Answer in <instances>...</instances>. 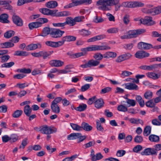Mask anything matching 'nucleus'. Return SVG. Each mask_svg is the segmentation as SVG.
<instances>
[{"label":"nucleus","mask_w":161,"mask_h":161,"mask_svg":"<svg viewBox=\"0 0 161 161\" xmlns=\"http://www.w3.org/2000/svg\"><path fill=\"white\" fill-rule=\"evenodd\" d=\"M80 135V133H72L68 135L67 136L68 140H74L78 139Z\"/></svg>","instance_id":"393cba45"},{"label":"nucleus","mask_w":161,"mask_h":161,"mask_svg":"<svg viewBox=\"0 0 161 161\" xmlns=\"http://www.w3.org/2000/svg\"><path fill=\"white\" fill-rule=\"evenodd\" d=\"M57 129L54 126H48L44 125L41 128L40 131L42 134L49 135L57 131Z\"/></svg>","instance_id":"20e7f679"},{"label":"nucleus","mask_w":161,"mask_h":161,"mask_svg":"<svg viewBox=\"0 0 161 161\" xmlns=\"http://www.w3.org/2000/svg\"><path fill=\"white\" fill-rule=\"evenodd\" d=\"M65 23L66 25L67 24L70 26H73L75 24L74 19L69 17L66 19Z\"/></svg>","instance_id":"2f4dec72"},{"label":"nucleus","mask_w":161,"mask_h":161,"mask_svg":"<svg viewBox=\"0 0 161 161\" xmlns=\"http://www.w3.org/2000/svg\"><path fill=\"white\" fill-rule=\"evenodd\" d=\"M51 31V30H50L49 27H45L42 30V32L39 35V36L43 37L47 36L49 34L50 35Z\"/></svg>","instance_id":"b1692460"},{"label":"nucleus","mask_w":161,"mask_h":161,"mask_svg":"<svg viewBox=\"0 0 161 161\" xmlns=\"http://www.w3.org/2000/svg\"><path fill=\"white\" fill-rule=\"evenodd\" d=\"M36 21L41 24L40 26H41L42 24L47 22L48 20L46 18H39L37 19Z\"/></svg>","instance_id":"5fc2aeb1"},{"label":"nucleus","mask_w":161,"mask_h":161,"mask_svg":"<svg viewBox=\"0 0 161 161\" xmlns=\"http://www.w3.org/2000/svg\"><path fill=\"white\" fill-rule=\"evenodd\" d=\"M149 54L143 51H139L136 52L135 54L136 58L141 59L149 56Z\"/></svg>","instance_id":"dca6fc26"},{"label":"nucleus","mask_w":161,"mask_h":161,"mask_svg":"<svg viewBox=\"0 0 161 161\" xmlns=\"http://www.w3.org/2000/svg\"><path fill=\"white\" fill-rule=\"evenodd\" d=\"M81 130L83 129L86 131H90L92 129V127L88 123L83 122L81 124Z\"/></svg>","instance_id":"bb28decb"},{"label":"nucleus","mask_w":161,"mask_h":161,"mask_svg":"<svg viewBox=\"0 0 161 161\" xmlns=\"http://www.w3.org/2000/svg\"><path fill=\"white\" fill-rule=\"evenodd\" d=\"M10 58V57L8 55H2L1 58V62L4 63L6 62Z\"/></svg>","instance_id":"338daca9"},{"label":"nucleus","mask_w":161,"mask_h":161,"mask_svg":"<svg viewBox=\"0 0 161 161\" xmlns=\"http://www.w3.org/2000/svg\"><path fill=\"white\" fill-rule=\"evenodd\" d=\"M63 38L64 42H71L75 41L76 39V37L73 36H66L63 37Z\"/></svg>","instance_id":"a878e982"},{"label":"nucleus","mask_w":161,"mask_h":161,"mask_svg":"<svg viewBox=\"0 0 161 161\" xmlns=\"http://www.w3.org/2000/svg\"><path fill=\"white\" fill-rule=\"evenodd\" d=\"M99 64L100 62L99 61L92 59L88 61L87 63L85 64H81L80 67L83 68H90L92 66H97Z\"/></svg>","instance_id":"0eeeda50"},{"label":"nucleus","mask_w":161,"mask_h":161,"mask_svg":"<svg viewBox=\"0 0 161 161\" xmlns=\"http://www.w3.org/2000/svg\"><path fill=\"white\" fill-rule=\"evenodd\" d=\"M129 120L132 124H143V121L139 119L131 118L128 119Z\"/></svg>","instance_id":"4c0bfd02"},{"label":"nucleus","mask_w":161,"mask_h":161,"mask_svg":"<svg viewBox=\"0 0 161 161\" xmlns=\"http://www.w3.org/2000/svg\"><path fill=\"white\" fill-rule=\"evenodd\" d=\"M152 96L153 93L150 91L146 92L144 94L145 98L148 99H151L152 97Z\"/></svg>","instance_id":"13d9d810"},{"label":"nucleus","mask_w":161,"mask_h":161,"mask_svg":"<svg viewBox=\"0 0 161 161\" xmlns=\"http://www.w3.org/2000/svg\"><path fill=\"white\" fill-rule=\"evenodd\" d=\"M117 110L119 111L125 112L128 111V108L125 106L123 105H120L118 106Z\"/></svg>","instance_id":"a18cd8bd"},{"label":"nucleus","mask_w":161,"mask_h":161,"mask_svg":"<svg viewBox=\"0 0 161 161\" xmlns=\"http://www.w3.org/2000/svg\"><path fill=\"white\" fill-rule=\"evenodd\" d=\"M149 140L151 142H158L159 141V137L158 136L152 134L149 136Z\"/></svg>","instance_id":"7c9ffc66"},{"label":"nucleus","mask_w":161,"mask_h":161,"mask_svg":"<svg viewBox=\"0 0 161 161\" xmlns=\"http://www.w3.org/2000/svg\"><path fill=\"white\" fill-rule=\"evenodd\" d=\"M79 34L83 36H87L91 35V32L88 30L83 29L79 31Z\"/></svg>","instance_id":"72a5a7b5"},{"label":"nucleus","mask_w":161,"mask_h":161,"mask_svg":"<svg viewBox=\"0 0 161 161\" xmlns=\"http://www.w3.org/2000/svg\"><path fill=\"white\" fill-rule=\"evenodd\" d=\"M2 142L4 143H6L8 141H10V137L8 135H5L2 136Z\"/></svg>","instance_id":"69168bd1"},{"label":"nucleus","mask_w":161,"mask_h":161,"mask_svg":"<svg viewBox=\"0 0 161 161\" xmlns=\"http://www.w3.org/2000/svg\"><path fill=\"white\" fill-rule=\"evenodd\" d=\"M104 103V102L102 98L97 99L94 102L95 107L97 108H100L103 106Z\"/></svg>","instance_id":"412c9836"},{"label":"nucleus","mask_w":161,"mask_h":161,"mask_svg":"<svg viewBox=\"0 0 161 161\" xmlns=\"http://www.w3.org/2000/svg\"><path fill=\"white\" fill-rule=\"evenodd\" d=\"M126 100V102L129 105L128 107H134L136 104V101L133 99H131L128 98L127 97H125Z\"/></svg>","instance_id":"c9c22d12"},{"label":"nucleus","mask_w":161,"mask_h":161,"mask_svg":"<svg viewBox=\"0 0 161 161\" xmlns=\"http://www.w3.org/2000/svg\"><path fill=\"white\" fill-rule=\"evenodd\" d=\"M147 76L149 78L154 80H156L159 78L160 76V74H156L153 72H148L146 74Z\"/></svg>","instance_id":"5701e85b"},{"label":"nucleus","mask_w":161,"mask_h":161,"mask_svg":"<svg viewBox=\"0 0 161 161\" xmlns=\"http://www.w3.org/2000/svg\"><path fill=\"white\" fill-rule=\"evenodd\" d=\"M71 1L72 3L65 6L64 8H68L82 4L81 0H72Z\"/></svg>","instance_id":"f3484780"},{"label":"nucleus","mask_w":161,"mask_h":161,"mask_svg":"<svg viewBox=\"0 0 161 161\" xmlns=\"http://www.w3.org/2000/svg\"><path fill=\"white\" fill-rule=\"evenodd\" d=\"M14 44L11 42H5L1 44V46L3 48H8L12 47L14 46Z\"/></svg>","instance_id":"e433bc0d"},{"label":"nucleus","mask_w":161,"mask_h":161,"mask_svg":"<svg viewBox=\"0 0 161 161\" xmlns=\"http://www.w3.org/2000/svg\"><path fill=\"white\" fill-rule=\"evenodd\" d=\"M64 43V41L62 38L61 41L58 42H55L54 47H57L63 45Z\"/></svg>","instance_id":"e2e57ef3"},{"label":"nucleus","mask_w":161,"mask_h":161,"mask_svg":"<svg viewBox=\"0 0 161 161\" xmlns=\"http://www.w3.org/2000/svg\"><path fill=\"white\" fill-rule=\"evenodd\" d=\"M131 56L129 53H126L119 56L116 60V62L118 63L121 62L125 60L130 58Z\"/></svg>","instance_id":"f8f14e48"},{"label":"nucleus","mask_w":161,"mask_h":161,"mask_svg":"<svg viewBox=\"0 0 161 161\" xmlns=\"http://www.w3.org/2000/svg\"><path fill=\"white\" fill-rule=\"evenodd\" d=\"M51 108L52 111L54 113H59L60 108L58 104L52 103Z\"/></svg>","instance_id":"c756f323"},{"label":"nucleus","mask_w":161,"mask_h":161,"mask_svg":"<svg viewBox=\"0 0 161 161\" xmlns=\"http://www.w3.org/2000/svg\"><path fill=\"white\" fill-rule=\"evenodd\" d=\"M117 56L116 53L115 52H108L105 53L103 54L104 58H115Z\"/></svg>","instance_id":"c85d7f7f"},{"label":"nucleus","mask_w":161,"mask_h":161,"mask_svg":"<svg viewBox=\"0 0 161 161\" xmlns=\"http://www.w3.org/2000/svg\"><path fill=\"white\" fill-rule=\"evenodd\" d=\"M141 22L144 25H151L155 24V22L152 20V18L150 16H146L144 19L140 20Z\"/></svg>","instance_id":"9d476101"},{"label":"nucleus","mask_w":161,"mask_h":161,"mask_svg":"<svg viewBox=\"0 0 161 161\" xmlns=\"http://www.w3.org/2000/svg\"><path fill=\"white\" fill-rule=\"evenodd\" d=\"M41 47V45L39 43L37 44H31L27 46L26 47V50L28 51H31Z\"/></svg>","instance_id":"a211bd4d"},{"label":"nucleus","mask_w":161,"mask_h":161,"mask_svg":"<svg viewBox=\"0 0 161 161\" xmlns=\"http://www.w3.org/2000/svg\"><path fill=\"white\" fill-rule=\"evenodd\" d=\"M142 11L144 13L151 14L152 15L158 14L161 13V6H159L149 9L143 8Z\"/></svg>","instance_id":"39448f33"},{"label":"nucleus","mask_w":161,"mask_h":161,"mask_svg":"<svg viewBox=\"0 0 161 161\" xmlns=\"http://www.w3.org/2000/svg\"><path fill=\"white\" fill-rule=\"evenodd\" d=\"M142 147L140 145H138L135 147L133 149V151L136 153H138L139 152L142 150Z\"/></svg>","instance_id":"0e129e2a"},{"label":"nucleus","mask_w":161,"mask_h":161,"mask_svg":"<svg viewBox=\"0 0 161 161\" xmlns=\"http://www.w3.org/2000/svg\"><path fill=\"white\" fill-rule=\"evenodd\" d=\"M120 0H99L96 3V5L98 6V8L103 10H109V7L115 6L116 11L118 10L121 6L118 5Z\"/></svg>","instance_id":"f257e3e1"},{"label":"nucleus","mask_w":161,"mask_h":161,"mask_svg":"<svg viewBox=\"0 0 161 161\" xmlns=\"http://www.w3.org/2000/svg\"><path fill=\"white\" fill-rule=\"evenodd\" d=\"M64 31H62L59 29H51L50 36L51 37L54 38L61 37L64 33Z\"/></svg>","instance_id":"6e6552de"},{"label":"nucleus","mask_w":161,"mask_h":161,"mask_svg":"<svg viewBox=\"0 0 161 161\" xmlns=\"http://www.w3.org/2000/svg\"><path fill=\"white\" fill-rule=\"evenodd\" d=\"M31 112L32 109L29 105H27L25 106L24 108V112L26 116H30Z\"/></svg>","instance_id":"473e14b6"},{"label":"nucleus","mask_w":161,"mask_h":161,"mask_svg":"<svg viewBox=\"0 0 161 161\" xmlns=\"http://www.w3.org/2000/svg\"><path fill=\"white\" fill-rule=\"evenodd\" d=\"M87 108V105L85 104L82 103L79 105L78 107L75 108L78 111L81 112L85 110Z\"/></svg>","instance_id":"58836bf2"},{"label":"nucleus","mask_w":161,"mask_h":161,"mask_svg":"<svg viewBox=\"0 0 161 161\" xmlns=\"http://www.w3.org/2000/svg\"><path fill=\"white\" fill-rule=\"evenodd\" d=\"M145 31V30L141 29L130 30L127 32L130 38H132L136 37L138 35L144 33Z\"/></svg>","instance_id":"423d86ee"},{"label":"nucleus","mask_w":161,"mask_h":161,"mask_svg":"<svg viewBox=\"0 0 161 161\" xmlns=\"http://www.w3.org/2000/svg\"><path fill=\"white\" fill-rule=\"evenodd\" d=\"M14 34V31L10 30L6 32L4 34V36L5 38H9Z\"/></svg>","instance_id":"37998d69"},{"label":"nucleus","mask_w":161,"mask_h":161,"mask_svg":"<svg viewBox=\"0 0 161 161\" xmlns=\"http://www.w3.org/2000/svg\"><path fill=\"white\" fill-rule=\"evenodd\" d=\"M78 155L75 154L72 155L70 157H67L63 159L62 161H72L78 156Z\"/></svg>","instance_id":"603ef678"},{"label":"nucleus","mask_w":161,"mask_h":161,"mask_svg":"<svg viewBox=\"0 0 161 161\" xmlns=\"http://www.w3.org/2000/svg\"><path fill=\"white\" fill-rule=\"evenodd\" d=\"M58 3L55 1H51L46 3L45 5L49 8H54L58 6Z\"/></svg>","instance_id":"6ab92c4d"},{"label":"nucleus","mask_w":161,"mask_h":161,"mask_svg":"<svg viewBox=\"0 0 161 161\" xmlns=\"http://www.w3.org/2000/svg\"><path fill=\"white\" fill-rule=\"evenodd\" d=\"M5 1L7 2L6 4H4L3 5L4 6V8L7 9L11 10L12 9L13 7L10 4L11 3V1L10 0H4Z\"/></svg>","instance_id":"8fccbe9b"},{"label":"nucleus","mask_w":161,"mask_h":161,"mask_svg":"<svg viewBox=\"0 0 161 161\" xmlns=\"http://www.w3.org/2000/svg\"><path fill=\"white\" fill-rule=\"evenodd\" d=\"M110 48V47L108 46L92 45L85 48H81L80 51L82 52L83 55L85 56L87 54L88 52L109 50Z\"/></svg>","instance_id":"7ed1b4c3"},{"label":"nucleus","mask_w":161,"mask_h":161,"mask_svg":"<svg viewBox=\"0 0 161 161\" xmlns=\"http://www.w3.org/2000/svg\"><path fill=\"white\" fill-rule=\"evenodd\" d=\"M93 58L96 59V60H100L104 58L103 55L100 53H97L95 54L93 56Z\"/></svg>","instance_id":"49530a36"},{"label":"nucleus","mask_w":161,"mask_h":161,"mask_svg":"<svg viewBox=\"0 0 161 161\" xmlns=\"http://www.w3.org/2000/svg\"><path fill=\"white\" fill-rule=\"evenodd\" d=\"M121 6L125 7L132 8V2H123Z\"/></svg>","instance_id":"6e6d98bb"},{"label":"nucleus","mask_w":161,"mask_h":161,"mask_svg":"<svg viewBox=\"0 0 161 161\" xmlns=\"http://www.w3.org/2000/svg\"><path fill=\"white\" fill-rule=\"evenodd\" d=\"M53 25L54 27H61V29H63L64 28V26L66 25V24L65 22L62 23H53Z\"/></svg>","instance_id":"bf43d9fd"},{"label":"nucleus","mask_w":161,"mask_h":161,"mask_svg":"<svg viewBox=\"0 0 161 161\" xmlns=\"http://www.w3.org/2000/svg\"><path fill=\"white\" fill-rule=\"evenodd\" d=\"M96 125L97 130L98 131H103L104 130V128L102 126L100 122L98 120L96 121Z\"/></svg>","instance_id":"680f3d73"},{"label":"nucleus","mask_w":161,"mask_h":161,"mask_svg":"<svg viewBox=\"0 0 161 161\" xmlns=\"http://www.w3.org/2000/svg\"><path fill=\"white\" fill-rule=\"evenodd\" d=\"M125 88L130 90H138V86L136 84L133 83H127L125 84Z\"/></svg>","instance_id":"aec40b11"},{"label":"nucleus","mask_w":161,"mask_h":161,"mask_svg":"<svg viewBox=\"0 0 161 161\" xmlns=\"http://www.w3.org/2000/svg\"><path fill=\"white\" fill-rule=\"evenodd\" d=\"M49 64L52 67H60L62 66L64 63L60 60L55 59L50 61Z\"/></svg>","instance_id":"2eb2a0df"},{"label":"nucleus","mask_w":161,"mask_h":161,"mask_svg":"<svg viewBox=\"0 0 161 161\" xmlns=\"http://www.w3.org/2000/svg\"><path fill=\"white\" fill-rule=\"evenodd\" d=\"M137 47L139 49L141 50H148L153 47L151 44L142 42L139 43Z\"/></svg>","instance_id":"4468645a"},{"label":"nucleus","mask_w":161,"mask_h":161,"mask_svg":"<svg viewBox=\"0 0 161 161\" xmlns=\"http://www.w3.org/2000/svg\"><path fill=\"white\" fill-rule=\"evenodd\" d=\"M95 153L93 149H92L91 151L90 157H91V160L92 161H96L101 159L103 158V156L100 153H98L95 155Z\"/></svg>","instance_id":"ddd939ff"},{"label":"nucleus","mask_w":161,"mask_h":161,"mask_svg":"<svg viewBox=\"0 0 161 161\" xmlns=\"http://www.w3.org/2000/svg\"><path fill=\"white\" fill-rule=\"evenodd\" d=\"M70 125L72 129L75 130L80 131L81 130V126H80L77 124L71 123Z\"/></svg>","instance_id":"79ce46f5"},{"label":"nucleus","mask_w":161,"mask_h":161,"mask_svg":"<svg viewBox=\"0 0 161 161\" xmlns=\"http://www.w3.org/2000/svg\"><path fill=\"white\" fill-rule=\"evenodd\" d=\"M151 127L150 126H147L144 128L143 132L144 136H147L151 133Z\"/></svg>","instance_id":"f704fd0d"},{"label":"nucleus","mask_w":161,"mask_h":161,"mask_svg":"<svg viewBox=\"0 0 161 161\" xmlns=\"http://www.w3.org/2000/svg\"><path fill=\"white\" fill-rule=\"evenodd\" d=\"M132 8L142 7L144 5L143 3L139 1L132 2Z\"/></svg>","instance_id":"a19ab883"},{"label":"nucleus","mask_w":161,"mask_h":161,"mask_svg":"<svg viewBox=\"0 0 161 161\" xmlns=\"http://www.w3.org/2000/svg\"><path fill=\"white\" fill-rule=\"evenodd\" d=\"M141 154L142 155H157V153L153 148H147L142 151Z\"/></svg>","instance_id":"1a4fd4ad"},{"label":"nucleus","mask_w":161,"mask_h":161,"mask_svg":"<svg viewBox=\"0 0 161 161\" xmlns=\"http://www.w3.org/2000/svg\"><path fill=\"white\" fill-rule=\"evenodd\" d=\"M39 11L44 15H50L53 17H64L71 15L70 12L68 11L57 12L58 10L57 9L51 10L47 8H41Z\"/></svg>","instance_id":"f03ea898"},{"label":"nucleus","mask_w":161,"mask_h":161,"mask_svg":"<svg viewBox=\"0 0 161 161\" xmlns=\"http://www.w3.org/2000/svg\"><path fill=\"white\" fill-rule=\"evenodd\" d=\"M10 137V142H16L18 139V136L16 134H12L11 135Z\"/></svg>","instance_id":"3c124183"},{"label":"nucleus","mask_w":161,"mask_h":161,"mask_svg":"<svg viewBox=\"0 0 161 161\" xmlns=\"http://www.w3.org/2000/svg\"><path fill=\"white\" fill-rule=\"evenodd\" d=\"M143 141V138L142 136L137 135L134 138V141L136 143H141Z\"/></svg>","instance_id":"09e8293b"},{"label":"nucleus","mask_w":161,"mask_h":161,"mask_svg":"<svg viewBox=\"0 0 161 161\" xmlns=\"http://www.w3.org/2000/svg\"><path fill=\"white\" fill-rule=\"evenodd\" d=\"M8 15L7 14H3L0 15V22L3 23H9V20L8 19Z\"/></svg>","instance_id":"4be33fe9"},{"label":"nucleus","mask_w":161,"mask_h":161,"mask_svg":"<svg viewBox=\"0 0 161 161\" xmlns=\"http://www.w3.org/2000/svg\"><path fill=\"white\" fill-rule=\"evenodd\" d=\"M29 55L28 53L25 51H17L15 52L14 55L20 56H27Z\"/></svg>","instance_id":"ea45409f"},{"label":"nucleus","mask_w":161,"mask_h":161,"mask_svg":"<svg viewBox=\"0 0 161 161\" xmlns=\"http://www.w3.org/2000/svg\"><path fill=\"white\" fill-rule=\"evenodd\" d=\"M40 24L38 21L30 23L28 25L29 27L30 30H32L34 28H37L41 27Z\"/></svg>","instance_id":"cd10ccee"},{"label":"nucleus","mask_w":161,"mask_h":161,"mask_svg":"<svg viewBox=\"0 0 161 161\" xmlns=\"http://www.w3.org/2000/svg\"><path fill=\"white\" fill-rule=\"evenodd\" d=\"M91 85L90 84H87L82 86L80 89L81 92H84L87 90L90 87Z\"/></svg>","instance_id":"052dcab7"},{"label":"nucleus","mask_w":161,"mask_h":161,"mask_svg":"<svg viewBox=\"0 0 161 161\" xmlns=\"http://www.w3.org/2000/svg\"><path fill=\"white\" fill-rule=\"evenodd\" d=\"M23 113V111L21 110H17L15 111L12 114L14 118H17L19 117Z\"/></svg>","instance_id":"c03bdc74"},{"label":"nucleus","mask_w":161,"mask_h":161,"mask_svg":"<svg viewBox=\"0 0 161 161\" xmlns=\"http://www.w3.org/2000/svg\"><path fill=\"white\" fill-rule=\"evenodd\" d=\"M12 20L14 23L18 26H22L23 21L22 19L19 16L14 14L12 17Z\"/></svg>","instance_id":"9b49d317"},{"label":"nucleus","mask_w":161,"mask_h":161,"mask_svg":"<svg viewBox=\"0 0 161 161\" xmlns=\"http://www.w3.org/2000/svg\"><path fill=\"white\" fill-rule=\"evenodd\" d=\"M69 55L70 56V58H75L84 56L82 52L72 54Z\"/></svg>","instance_id":"864d4df0"},{"label":"nucleus","mask_w":161,"mask_h":161,"mask_svg":"<svg viewBox=\"0 0 161 161\" xmlns=\"http://www.w3.org/2000/svg\"><path fill=\"white\" fill-rule=\"evenodd\" d=\"M118 28L114 27L107 30V32L108 33H116L118 32Z\"/></svg>","instance_id":"4d7b16f0"},{"label":"nucleus","mask_w":161,"mask_h":161,"mask_svg":"<svg viewBox=\"0 0 161 161\" xmlns=\"http://www.w3.org/2000/svg\"><path fill=\"white\" fill-rule=\"evenodd\" d=\"M14 64V63L13 62H11L9 63H6L3 64L1 65L2 68H9L13 66Z\"/></svg>","instance_id":"de8ad7c7"},{"label":"nucleus","mask_w":161,"mask_h":161,"mask_svg":"<svg viewBox=\"0 0 161 161\" xmlns=\"http://www.w3.org/2000/svg\"><path fill=\"white\" fill-rule=\"evenodd\" d=\"M125 153L126 152L125 150H119L117 151L116 155L118 157H122L125 154Z\"/></svg>","instance_id":"774afa93"}]
</instances>
